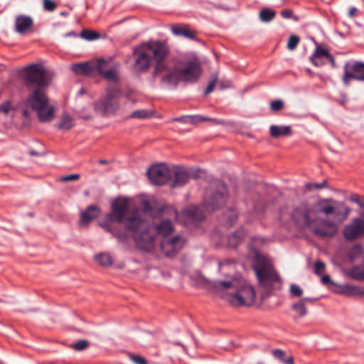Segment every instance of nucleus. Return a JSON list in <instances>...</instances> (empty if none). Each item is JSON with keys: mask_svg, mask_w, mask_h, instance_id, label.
<instances>
[{"mask_svg": "<svg viewBox=\"0 0 364 364\" xmlns=\"http://www.w3.org/2000/svg\"><path fill=\"white\" fill-rule=\"evenodd\" d=\"M326 186V181H325L321 184H318V183L314 184V187L318 189L322 188L325 187Z\"/></svg>", "mask_w": 364, "mask_h": 364, "instance_id": "13d9d810", "label": "nucleus"}, {"mask_svg": "<svg viewBox=\"0 0 364 364\" xmlns=\"http://www.w3.org/2000/svg\"><path fill=\"white\" fill-rule=\"evenodd\" d=\"M326 58L331 62V65L333 67L336 65L335 59L329 53H328V55H327Z\"/></svg>", "mask_w": 364, "mask_h": 364, "instance_id": "4d7b16f0", "label": "nucleus"}, {"mask_svg": "<svg viewBox=\"0 0 364 364\" xmlns=\"http://www.w3.org/2000/svg\"><path fill=\"white\" fill-rule=\"evenodd\" d=\"M81 36L87 41H94L100 38V34L95 31L84 30L81 33Z\"/></svg>", "mask_w": 364, "mask_h": 364, "instance_id": "f704fd0d", "label": "nucleus"}, {"mask_svg": "<svg viewBox=\"0 0 364 364\" xmlns=\"http://www.w3.org/2000/svg\"><path fill=\"white\" fill-rule=\"evenodd\" d=\"M269 133L271 136L275 139L289 136L292 134L291 127L289 125H271L269 127Z\"/></svg>", "mask_w": 364, "mask_h": 364, "instance_id": "5701e85b", "label": "nucleus"}, {"mask_svg": "<svg viewBox=\"0 0 364 364\" xmlns=\"http://www.w3.org/2000/svg\"><path fill=\"white\" fill-rule=\"evenodd\" d=\"M43 6L48 11H53L56 8V4L52 0H44Z\"/></svg>", "mask_w": 364, "mask_h": 364, "instance_id": "a18cd8bd", "label": "nucleus"}, {"mask_svg": "<svg viewBox=\"0 0 364 364\" xmlns=\"http://www.w3.org/2000/svg\"><path fill=\"white\" fill-rule=\"evenodd\" d=\"M284 107V102L282 100L272 101L270 104V108L273 112H278Z\"/></svg>", "mask_w": 364, "mask_h": 364, "instance_id": "ea45409f", "label": "nucleus"}, {"mask_svg": "<svg viewBox=\"0 0 364 364\" xmlns=\"http://www.w3.org/2000/svg\"><path fill=\"white\" fill-rule=\"evenodd\" d=\"M151 227L156 236L161 237L160 247L166 255L172 256L184 245L186 241L181 236L171 237L174 227L169 220H163Z\"/></svg>", "mask_w": 364, "mask_h": 364, "instance_id": "39448f33", "label": "nucleus"}, {"mask_svg": "<svg viewBox=\"0 0 364 364\" xmlns=\"http://www.w3.org/2000/svg\"><path fill=\"white\" fill-rule=\"evenodd\" d=\"M281 15L284 18H290L293 16V12L290 9H284L281 11Z\"/></svg>", "mask_w": 364, "mask_h": 364, "instance_id": "864d4df0", "label": "nucleus"}, {"mask_svg": "<svg viewBox=\"0 0 364 364\" xmlns=\"http://www.w3.org/2000/svg\"><path fill=\"white\" fill-rule=\"evenodd\" d=\"M272 353L275 358L279 359L284 363L293 364V358L292 357H289L287 359L284 358V352L283 350H279V349H276V350H273Z\"/></svg>", "mask_w": 364, "mask_h": 364, "instance_id": "72a5a7b5", "label": "nucleus"}, {"mask_svg": "<svg viewBox=\"0 0 364 364\" xmlns=\"http://www.w3.org/2000/svg\"><path fill=\"white\" fill-rule=\"evenodd\" d=\"M183 217L186 220L184 223L195 222L196 220H202L205 215L198 207L192 205L185 208L182 212Z\"/></svg>", "mask_w": 364, "mask_h": 364, "instance_id": "412c9836", "label": "nucleus"}, {"mask_svg": "<svg viewBox=\"0 0 364 364\" xmlns=\"http://www.w3.org/2000/svg\"><path fill=\"white\" fill-rule=\"evenodd\" d=\"M343 293L346 295H354L357 293L358 289L355 287L350 286V285H346L343 287L342 290Z\"/></svg>", "mask_w": 364, "mask_h": 364, "instance_id": "c03bdc74", "label": "nucleus"}, {"mask_svg": "<svg viewBox=\"0 0 364 364\" xmlns=\"http://www.w3.org/2000/svg\"><path fill=\"white\" fill-rule=\"evenodd\" d=\"M312 301L310 298H305L292 305L293 310L299 316H304L307 314V309L305 306V301Z\"/></svg>", "mask_w": 364, "mask_h": 364, "instance_id": "7c9ffc66", "label": "nucleus"}, {"mask_svg": "<svg viewBox=\"0 0 364 364\" xmlns=\"http://www.w3.org/2000/svg\"><path fill=\"white\" fill-rule=\"evenodd\" d=\"M343 235L346 240L353 241L364 236V215L353 218L343 230Z\"/></svg>", "mask_w": 364, "mask_h": 364, "instance_id": "f8f14e48", "label": "nucleus"}, {"mask_svg": "<svg viewBox=\"0 0 364 364\" xmlns=\"http://www.w3.org/2000/svg\"><path fill=\"white\" fill-rule=\"evenodd\" d=\"M321 282L324 284H327L331 282V279L328 275H323L321 277Z\"/></svg>", "mask_w": 364, "mask_h": 364, "instance_id": "6e6d98bb", "label": "nucleus"}, {"mask_svg": "<svg viewBox=\"0 0 364 364\" xmlns=\"http://www.w3.org/2000/svg\"><path fill=\"white\" fill-rule=\"evenodd\" d=\"M11 109L10 102H6L4 104L0 105V112L4 114H7Z\"/></svg>", "mask_w": 364, "mask_h": 364, "instance_id": "49530a36", "label": "nucleus"}, {"mask_svg": "<svg viewBox=\"0 0 364 364\" xmlns=\"http://www.w3.org/2000/svg\"><path fill=\"white\" fill-rule=\"evenodd\" d=\"M33 21L31 17L24 15L16 16L15 19V31L21 35L29 33L32 29Z\"/></svg>", "mask_w": 364, "mask_h": 364, "instance_id": "a211bd4d", "label": "nucleus"}, {"mask_svg": "<svg viewBox=\"0 0 364 364\" xmlns=\"http://www.w3.org/2000/svg\"><path fill=\"white\" fill-rule=\"evenodd\" d=\"M100 225L107 232L112 233L119 242L124 243L128 241L129 235L127 232H115L109 223H101Z\"/></svg>", "mask_w": 364, "mask_h": 364, "instance_id": "cd10ccee", "label": "nucleus"}, {"mask_svg": "<svg viewBox=\"0 0 364 364\" xmlns=\"http://www.w3.org/2000/svg\"><path fill=\"white\" fill-rule=\"evenodd\" d=\"M132 232L134 234V240L139 250L147 252H152L155 250L159 244L157 236L151 226L146 227L145 220L144 226L142 228Z\"/></svg>", "mask_w": 364, "mask_h": 364, "instance_id": "1a4fd4ad", "label": "nucleus"}, {"mask_svg": "<svg viewBox=\"0 0 364 364\" xmlns=\"http://www.w3.org/2000/svg\"><path fill=\"white\" fill-rule=\"evenodd\" d=\"M358 9L355 7H351L348 11V16L351 18L356 16Z\"/></svg>", "mask_w": 364, "mask_h": 364, "instance_id": "5fc2aeb1", "label": "nucleus"}, {"mask_svg": "<svg viewBox=\"0 0 364 364\" xmlns=\"http://www.w3.org/2000/svg\"><path fill=\"white\" fill-rule=\"evenodd\" d=\"M171 121H177V122H184V117H178V118H173Z\"/></svg>", "mask_w": 364, "mask_h": 364, "instance_id": "052dcab7", "label": "nucleus"}, {"mask_svg": "<svg viewBox=\"0 0 364 364\" xmlns=\"http://www.w3.org/2000/svg\"><path fill=\"white\" fill-rule=\"evenodd\" d=\"M299 42V38L296 36H291L287 43V48L292 50L296 48Z\"/></svg>", "mask_w": 364, "mask_h": 364, "instance_id": "a19ab883", "label": "nucleus"}, {"mask_svg": "<svg viewBox=\"0 0 364 364\" xmlns=\"http://www.w3.org/2000/svg\"><path fill=\"white\" fill-rule=\"evenodd\" d=\"M77 114L79 115V117L83 119H90L92 118V114L90 112L88 113L84 112V109L82 110H80L77 112Z\"/></svg>", "mask_w": 364, "mask_h": 364, "instance_id": "3c124183", "label": "nucleus"}, {"mask_svg": "<svg viewBox=\"0 0 364 364\" xmlns=\"http://www.w3.org/2000/svg\"><path fill=\"white\" fill-rule=\"evenodd\" d=\"M23 78L28 89L31 87L47 88L51 77L41 64H31L23 69Z\"/></svg>", "mask_w": 364, "mask_h": 364, "instance_id": "6e6552de", "label": "nucleus"}, {"mask_svg": "<svg viewBox=\"0 0 364 364\" xmlns=\"http://www.w3.org/2000/svg\"><path fill=\"white\" fill-rule=\"evenodd\" d=\"M315 273L320 274L321 272L325 269V264L322 262H316L315 263Z\"/></svg>", "mask_w": 364, "mask_h": 364, "instance_id": "09e8293b", "label": "nucleus"}, {"mask_svg": "<svg viewBox=\"0 0 364 364\" xmlns=\"http://www.w3.org/2000/svg\"><path fill=\"white\" fill-rule=\"evenodd\" d=\"M312 212L309 208L302 205L294 210L292 217L296 223L306 225L309 228L310 223L314 220H311Z\"/></svg>", "mask_w": 364, "mask_h": 364, "instance_id": "f3484780", "label": "nucleus"}, {"mask_svg": "<svg viewBox=\"0 0 364 364\" xmlns=\"http://www.w3.org/2000/svg\"><path fill=\"white\" fill-rule=\"evenodd\" d=\"M350 209L343 203L333 201V215L340 222L343 221L348 215Z\"/></svg>", "mask_w": 364, "mask_h": 364, "instance_id": "b1692460", "label": "nucleus"}, {"mask_svg": "<svg viewBox=\"0 0 364 364\" xmlns=\"http://www.w3.org/2000/svg\"><path fill=\"white\" fill-rule=\"evenodd\" d=\"M362 258H364V250L359 243L354 244L346 250L344 260L346 262L353 263Z\"/></svg>", "mask_w": 364, "mask_h": 364, "instance_id": "aec40b11", "label": "nucleus"}, {"mask_svg": "<svg viewBox=\"0 0 364 364\" xmlns=\"http://www.w3.org/2000/svg\"><path fill=\"white\" fill-rule=\"evenodd\" d=\"M100 214V209L95 205H91L82 211L80 215V225L87 226L91 221L97 218Z\"/></svg>", "mask_w": 364, "mask_h": 364, "instance_id": "6ab92c4d", "label": "nucleus"}, {"mask_svg": "<svg viewBox=\"0 0 364 364\" xmlns=\"http://www.w3.org/2000/svg\"><path fill=\"white\" fill-rule=\"evenodd\" d=\"M232 343H230V348H228V347H225V346H224V347H223V348H225V349H226V350H232Z\"/></svg>", "mask_w": 364, "mask_h": 364, "instance_id": "680f3d73", "label": "nucleus"}, {"mask_svg": "<svg viewBox=\"0 0 364 364\" xmlns=\"http://www.w3.org/2000/svg\"><path fill=\"white\" fill-rule=\"evenodd\" d=\"M95 259L102 266L109 267L113 263L112 256L109 253L102 252L95 256Z\"/></svg>", "mask_w": 364, "mask_h": 364, "instance_id": "2f4dec72", "label": "nucleus"}, {"mask_svg": "<svg viewBox=\"0 0 364 364\" xmlns=\"http://www.w3.org/2000/svg\"><path fill=\"white\" fill-rule=\"evenodd\" d=\"M226 267H230L233 268V264H231V263H229V262H227L225 264H221L220 265L221 270L225 269Z\"/></svg>", "mask_w": 364, "mask_h": 364, "instance_id": "bf43d9fd", "label": "nucleus"}, {"mask_svg": "<svg viewBox=\"0 0 364 364\" xmlns=\"http://www.w3.org/2000/svg\"><path fill=\"white\" fill-rule=\"evenodd\" d=\"M218 76L216 75H213L211 76V78H210V80L205 90V95H208L209 93H210L211 92L213 91L215 87V85L217 84L218 82Z\"/></svg>", "mask_w": 364, "mask_h": 364, "instance_id": "4c0bfd02", "label": "nucleus"}, {"mask_svg": "<svg viewBox=\"0 0 364 364\" xmlns=\"http://www.w3.org/2000/svg\"><path fill=\"white\" fill-rule=\"evenodd\" d=\"M319 210L326 215H333V203L332 204L321 205Z\"/></svg>", "mask_w": 364, "mask_h": 364, "instance_id": "37998d69", "label": "nucleus"}, {"mask_svg": "<svg viewBox=\"0 0 364 364\" xmlns=\"http://www.w3.org/2000/svg\"><path fill=\"white\" fill-rule=\"evenodd\" d=\"M255 271L260 286L270 294L282 288V282L275 271L271 261L265 258L258 259L255 264Z\"/></svg>", "mask_w": 364, "mask_h": 364, "instance_id": "423d86ee", "label": "nucleus"}, {"mask_svg": "<svg viewBox=\"0 0 364 364\" xmlns=\"http://www.w3.org/2000/svg\"><path fill=\"white\" fill-rule=\"evenodd\" d=\"M75 125V120L73 117L67 113H63L60 118V122L58 124V127L63 130H69Z\"/></svg>", "mask_w": 364, "mask_h": 364, "instance_id": "c756f323", "label": "nucleus"}, {"mask_svg": "<svg viewBox=\"0 0 364 364\" xmlns=\"http://www.w3.org/2000/svg\"><path fill=\"white\" fill-rule=\"evenodd\" d=\"M115 220L125 225L130 232H136L144 226V218L138 209L132 208L131 199L125 197H119L112 203V213L106 215L104 223Z\"/></svg>", "mask_w": 364, "mask_h": 364, "instance_id": "7ed1b4c3", "label": "nucleus"}, {"mask_svg": "<svg viewBox=\"0 0 364 364\" xmlns=\"http://www.w3.org/2000/svg\"><path fill=\"white\" fill-rule=\"evenodd\" d=\"M289 290L292 296L299 297L303 294V289L296 284H291L290 285Z\"/></svg>", "mask_w": 364, "mask_h": 364, "instance_id": "58836bf2", "label": "nucleus"}, {"mask_svg": "<svg viewBox=\"0 0 364 364\" xmlns=\"http://www.w3.org/2000/svg\"><path fill=\"white\" fill-rule=\"evenodd\" d=\"M309 229L320 238H332L338 231V225L330 220L323 219L314 220Z\"/></svg>", "mask_w": 364, "mask_h": 364, "instance_id": "9b49d317", "label": "nucleus"}, {"mask_svg": "<svg viewBox=\"0 0 364 364\" xmlns=\"http://www.w3.org/2000/svg\"><path fill=\"white\" fill-rule=\"evenodd\" d=\"M197 117L200 119V121H210L214 124H223V122L222 120L217 119L206 118V117H201V116H198Z\"/></svg>", "mask_w": 364, "mask_h": 364, "instance_id": "8fccbe9b", "label": "nucleus"}, {"mask_svg": "<svg viewBox=\"0 0 364 364\" xmlns=\"http://www.w3.org/2000/svg\"><path fill=\"white\" fill-rule=\"evenodd\" d=\"M80 178V175L77 173H73L70 175L65 176L61 178L62 181H76Z\"/></svg>", "mask_w": 364, "mask_h": 364, "instance_id": "de8ad7c7", "label": "nucleus"}, {"mask_svg": "<svg viewBox=\"0 0 364 364\" xmlns=\"http://www.w3.org/2000/svg\"><path fill=\"white\" fill-rule=\"evenodd\" d=\"M246 235V232L243 229H239L228 237V244L231 247H236L240 244L244 237Z\"/></svg>", "mask_w": 364, "mask_h": 364, "instance_id": "bb28decb", "label": "nucleus"}, {"mask_svg": "<svg viewBox=\"0 0 364 364\" xmlns=\"http://www.w3.org/2000/svg\"><path fill=\"white\" fill-rule=\"evenodd\" d=\"M151 116V113L148 112L147 110L139 109V110H136V111L133 112L131 114L130 117H132V118L145 119V118H148V117H149Z\"/></svg>", "mask_w": 364, "mask_h": 364, "instance_id": "c9c22d12", "label": "nucleus"}, {"mask_svg": "<svg viewBox=\"0 0 364 364\" xmlns=\"http://www.w3.org/2000/svg\"><path fill=\"white\" fill-rule=\"evenodd\" d=\"M345 274L353 279L364 281V262L358 265L353 266L351 268L346 270Z\"/></svg>", "mask_w": 364, "mask_h": 364, "instance_id": "393cba45", "label": "nucleus"}, {"mask_svg": "<svg viewBox=\"0 0 364 364\" xmlns=\"http://www.w3.org/2000/svg\"><path fill=\"white\" fill-rule=\"evenodd\" d=\"M230 86V83L228 82V85H227L226 86H224L223 85V84H221V88H224V87H228Z\"/></svg>", "mask_w": 364, "mask_h": 364, "instance_id": "e2e57ef3", "label": "nucleus"}, {"mask_svg": "<svg viewBox=\"0 0 364 364\" xmlns=\"http://www.w3.org/2000/svg\"><path fill=\"white\" fill-rule=\"evenodd\" d=\"M174 179L171 184L173 188L182 186L189 181L190 176L188 171L182 167H177L173 172Z\"/></svg>", "mask_w": 364, "mask_h": 364, "instance_id": "4be33fe9", "label": "nucleus"}, {"mask_svg": "<svg viewBox=\"0 0 364 364\" xmlns=\"http://www.w3.org/2000/svg\"><path fill=\"white\" fill-rule=\"evenodd\" d=\"M170 49L167 44L159 41L142 43L134 49L133 70L136 73L148 72L154 63L152 75L162 76L161 82L176 85L180 81L192 82L198 80L201 74L198 60L194 58L176 63L168 60Z\"/></svg>", "mask_w": 364, "mask_h": 364, "instance_id": "f257e3e1", "label": "nucleus"}, {"mask_svg": "<svg viewBox=\"0 0 364 364\" xmlns=\"http://www.w3.org/2000/svg\"><path fill=\"white\" fill-rule=\"evenodd\" d=\"M343 70V82L346 85H348L351 79L364 81V63L355 62L353 64L346 63Z\"/></svg>", "mask_w": 364, "mask_h": 364, "instance_id": "4468645a", "label": "nucleus"}, {"mask_svg": "<svg viewBox=\"0 0 364 364\" xmlns=\"http://www.w3.org/2000/svg\"><path fill=\"white\" fill-rule=\"evenodd\" d=\"M130 360L135 364H148L146 360L141 355L129 354Z\"/></svg>", "mask_w": 364, "mask_h": 364, "instance_id": "79ce46f5", "label": "nucleus"}, {"mask_svg": "<svg viewBox=\"0 0 364 364\" xmlns=\"http://www.w3.org/2000/svg\"><path fill=\"white\" fill-rule=\"evenodd\" d=\"M350 200L354 203L359 204L360 206L364 205V203L361 201L360 196L357 194H353L350 197Z\"/></svg>", "mask_w": 364, "mask_h": 364, "instance_id": "603ef678", "label": "nucleus"}, {"mask_svg": "<svg viewBox=\"0 0 364 364\" xmlns=\"http://www.w3.org/2000/svg\"><path fill=\"white\" fill-rule=\"evenodd\" d=\"M213 287L218 296L235 306H250L255 299L253 287L238 274L230 276L225 281L215 282Z\"/></svg>", "mask_w": 364, "mask_h": 364, "instance_id": "f03ea898", "label": "nucleus"}, {"mask_svg": "<svg viewBox=\"0 0 364 364\" xmlns=\"http://www.w3.org/2000/svg\"><path fill=\"white\" fill-rule=\"evenodd\" d=\"M227 199V190L223 183L218 184V191H208L206 193V198L203 205V209L207 212L215 210L217 208L223 205Z\"/></svg>", "mask_w": 364, "mask_h": 364, "instance_id": "9d476101", "label": "nucleus"}, {"mask_svg": "<svg viewBox=\"0 0 364 364\" xmlns=\"http://www.w3.org/2000/svg\"><path fill=\"white\" fill-rule=\"evenodd\" d=\"M100 164H106V161H105V160H100Z\"/></svg>", "mask_w": 364, "mask_h": 364, "instance_id": "0e129e2a", "label": "nucleus"}, {"mask_svg": "<svg viewBox=\"0 0 364 364\" xmlns=\"http://www.w3.org/2000/svg\"><path fill=\"white\" fill-rule=\"evenodd\" d=\"M99 66L98 59L95 61L73 64L70 68L77 75H90L97 73V69Z\"/></svg>", "mask_w": 364, "mask_h": 364, "instance_id": "dca6fc26", "label": "nucleus"}, {"mask_svg": "<svg viewBox=\"0 0 364 364\" xmlns=\"http://www.w3.org/2000/svg\"><path fill=\"white\" fill-rule=\"evenodd\" d=\"M276 13L274 11L269 9H262L259 13V18L263 22H269L275 17Z\"/></svg>", "mask_w": 364, "mask_h": 364, "instance_id": "473e14b6", "label": "nucleus"}, {"mask_svg": "<svg viewBox=\"0 0 364 364\" xmlns=\"http://www.w3.org/2000/svg\"><path fill=\"white\" fill-rule=\"evenodd\" d=\"M31 155H34L35 154V152L34 151H31Z\"/></svg>", "mask_w": 364, "mask_h": 364, "instance_id": "69168bd1", "label": "nucleus"}, {"mask_svg": "<svg viewBox=\"0 0 364 364\" xmlns=\"http://www.w3.org/2000/svg\"><path fill=\"white\" fill-rule=\"evenodd\" d=\"M28 90L29 95L22 104L23 116L29 117L30 113L35 112L41 122L54 119L56 109L50 103L47 88L31 87Z\"/></svg>", "mask_w": 364, "mask_h": 364, "instance_id": "20e7f679", "label": "nucleus"}, {"mask_svg": "<svg viewBox=\"0 0 364 364\" xmlns=\"http://www.w3.org/2000/svg\"><path fill=\"white\" fill-rule=\"evenodd\" d=\"M89 344L90 343H72L68 346L75 351L80 352L86 350L89 347Z\"/></svg>", "mask_w": 364, "mask_h": 364, "instance_id": "e433bc0d", "label": "nucleus"}, {"mask_svg": "<svg viewBox=\"0 0 364 364\" xmlns=\"http://www.w3.org/2000/svg\"><path fill=\"white\" fill-rule=\"evenodd\" d=\"M328 51L321 47H317L314 54L310 57L311 62L315 66H321L324 64L323 58L327 57Z\"/></svg>", "mask_w": 364, "mask_h": 364, "instance_id": "a878e982", "label": "nucleus"}, {"mask_svg": "<svg viewBox=\"0 0 364 364\" xmlns=\"http://www.w3.org/2000/svg\"><path fill=\"white\" fill-rule=\"evenodd\" d=\"M171 31L176 36H183L186 38L193 39L196 37V33L193 31L191 30L186 26H172Z\"/></svg>", "mask_w": 364, "mask_h": 364, "instance_id": "c85d7f7f", "label": "nucleus"}, {"mask_svg": "<svg viewBox=\"0 0 364 364\" xmlns=\"http://www.w3.org/2000/svg\"><path fill=\"white\" fill-rule=\"evenodd\" d=\"M99 68L97 69V73L102 75L106 80L109 81H117L119 78V64L110 65L109 61L104 59H99Z\"/></svg>", "mask_w": 364, "mask_h": 364, "instance_id": "2eb2a0df", "label": "nucleus"}, {"mask_svg": "<svg viewBox=\"0 0 364 364\" xmlns=\"http://www.w3.org/2000/svg\"><path fill=\"white\" fill-rule=\"evenodd\" d=\"M147 176L151 183L163 185L168 181L170 177V170L167 165L159 164L150 166L147 171Z\"/></svg>", "mask_w": 364, "mask_h": 364, "instance_id": "ddd939ff", "label": "nucleus"}, {"mask_svg": "<svg viewBox=\"0 0 364 364\" xmlns=\"http://www.w3.org/2000/svg\"><path fill=\"white\" fill-rule=\"evenodd\" d=\"M120 90L117 87L107 88L93 105L95 112L102 116L109 117L116 114L119 109Z\"/></svg>", "mask_w": 364, "mask_h": 364, "instance_id": "0eeeda50", "label": "nucleus"}]
</instances>
